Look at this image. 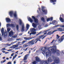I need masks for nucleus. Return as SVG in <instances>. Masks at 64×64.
Here are the masks:
<instances>
[{
	"mask_svg": "<svg viewBox=\"0 0 64 64\" xmlns=\"http://www.w3.org/2000/svg\"><path fill=\"white\" fill-rule=\"evenodd\" d=\"M46 50H48L49 52H47L46 50L42 52V54L44 55V56H45L46 55V57L49 56H50L51 54L52 53H56L57 55H60V52L59 50L56 49V46H54L52 47L48 48V49H47Z\"/></svg>",
	"mask_w": 64,
	"mask_h": 64,
	"instance_id": "obj_1",
	"label": "nucleus"
},
{
	"mask_svg": "<svg viewBox=\"0 0 64 64\" xmlns=\"http://www.w3.org/2000/svg\"><path fill=\"white\" fill-rule=\"evenodd\" d=\"M19 24L20 25H22V28L21 29V31L22 32H23V31H24L25 30H24V28H25V27H24V23L23 22L22 20L20 19H19Z\"/></svg>",
	"mask_w": 64,
	"mask_h": 64,
	"instance_id": "obj_2",
	"label": "nucleus"
},
{
	"mask_svg": "<svg viewBox=\"0 0 64 64\" xmlns=\"http://www.w3.org/2000/svg\"><path fill=\"white\" fill-rule=\"evenodd\" d=\"M9 14L10 17H12L13 16H14V17H17V15L16 12H15L13 14V11H11L9 12Z\"/></svg>",
	"mask_w": 64,
	"mask_h": 64,
	"instance_id": "obj_3",
	"label": "nucleus"
},
{
	"mask_svg": "<svg viewBox=\"0 0 64 64\" xmlns=\"http://www.w3.org/2000/svg\"><path fill=\"white\" fill-rule=\"evenodd\" d=\"M1 31L2 33V36L4 35V37H5V36H7V31L6 32L4 33V28H2Z\"/></svg>",
	"mask_w": 64,
	"mask_h": 64,
	"instance_id": "obj_4",
	"label": "nucleus"
},
{
	"mask_svg": "<svg viewBox=\"0 0 64 64\" xmlns=\"http://www.w3.org/2000/svg\"><path fill=\"white\" fill-rule=\"evenodd\" d=\"M35 40H32L28 42V46H31V45H34V43H35Z\"/></svg>",
	"mask_w": 64,
	"mask_h": 64,
	"instance_id": "obj_5",
	"label": "nucleus"
},
{
	"mask_svg": "<svg viewBox=\"0 0 64 64\" xmlns=\"http://www.w3.org/2000/svg\"><path fill=\"white\" fill-rule=\"evenodd\" d=\"M32 18L33 19L35 23H37L38 22V19L35 18V17L34 16H32Z\"/></svg>",
	"mask_w": 64,
	"mask_h": 64,
	"instance_id": "obj_6",
	"label": "nucleus"
},
{
	"mask_svg": "<svg viewBox=\"0 0 64 64\" xmlns=\"http://www.w3.org/2000/svg\"><path fill=\"white\" fill-rule=\"evenodd\" d=\"M6 26L7 27H8V26L12 27H15V25L13 24H8L6 25Z\"/></svg>",
	"mask_w": 64,
	"mask_h": 64,
	"instance_id": "obj_7",
	"label": "nucleus"
},
{
	"mask_svg": "<svg viewBox=\"0 0 64 64\" xmlns=\"http://www.w3.org/2000/svg\"><path fill=\"white\" fill-rule=\"evenodd\" d=\"M42 11H43V12L44 13H45V14H46L47 13V10L44 9L45 7L43 6H42Z\"/></svg>",
	"mask_w": 64,
	"mask_h": 64,
	"instance_id": "obj_8",
	"label": "nucleus"
},
{
	"mask_svg": "<svg viewBox=\"0 0 64 64\" xmlns=\"http://www.w3.org/2000/svg\"><path fill=\"white\" fill-rule=\"evenodd\" d=\"M64 37L62 38H61L59 39L58 41V43H60L61 42H62L64 40Z\"/></svg>",
	"mask_w": 64,
	"mask_h": 64,
	"instance_id": "obj_9",
	"label": "nucleus"
},
{
	"mask_svg": "<svg viewBox=\"0 0 64 64\" xmlns=\"http://www.w3.org/2000/svg\"><path fill=\"white\" fill-rule=\"evenodd\" d=\"M58 22H57L56 21V20H54L51 23V22H50V24H53V25H56V24H57V23Z\"/></svg>",
	"mask_w": 64,
	"mask_h": 64,
	"instance_id": "obj_10",
	"label": "nucleus"
},
{
	"mask_svg": "<svg viewBox=\"0 0 64 64\" xmlns=\"http://www.w3.org/2000/svg\"><path fill=\"white\" fill-rule=\"evenodd\" d=\"M14 34L13 32L12 31L9 33V36L10 37H12V36Z\"/></svg>",
	"mask_w": 64,
	"mask_h": 64,
	"instance_id": "obj_11",
	"label": "nucleus"
},
{
	"mask_svg": "<svg viewBox=\"0 0 64 64\" xmlns=\"http://www.w3.org/2000/svg\"><path fill=\"white\" fill-rule=\"evenodd\" d=\"M47 49H48V47L42 48L41 49V51H44L45 50H47Z\"/></svg>",
	"mask_w": 64,
	"mask_h": 64,
	"instance_id": "obj_12",
	"label": "nucleus"
},
{
	"mask_svg": "<svg viewBox=\"0 0 64 64\" xmlns=\"http://www.w3.org/2000/svg\"><path fill=\"white\" fill-rule=\"evenodd\" d=\"M36 61L37 62H39V61H40V58L38 56H36Z\"/></svg>",
	"mask_w": 64,
	"mask_h": 64,
	"instance_id": "obj_13",
	"label": "nucleus"
},
{
	"mask_svg": "<svg viewBox=\"0 0 64 64\" xmlns=\"http://www.w3.org/2000/svg\"><path fill=\"white\" fill-rule=\"evenodd\" d=\"M57 30H54L53 32H48V34L49 35H51V34H52L54 33L55 32H56V31H57Z\"/></svg>",
	"mask_w": 64,
	"mask_h": 64,
	"instance_id": "obj_14",
	"label": "nucleus"
},
{
	"mask_svg": "<svg viewBox=\"0 0 64 64\" xmlns=\"http://www.w3.org/2000/svg\"><path fill=\"white\" fill-rule=\"evenodd\" d=\"M18 45H19V44L13 45L12 46V48L13 49H14V48H16V47H18Z\"/></svg>",
	"mask_w": 64,
	"mask_h": 64,
	"instance_id": "obj_15",
	"label": "nucleus"
},
{
	"mask_svg": "<svg viewBox=\"0 0 64 64\" xmlns=\"http://www.w3.org/2000/svg\"><path fill=\"white\" fill-rule=\"evenodd\" d=\"M56 0H50V1L51 3H53V4L54 5V4H56V3H54V2H56Z\"/></svg>",
	"mask_w": 64,
	"mask_h": 64,
	"instance_id": "obj_16",
	"label": "nucleus"
},
{
	"mask_svg": "<svg viewBox=\"0 0 64 64\" xmlns=\"http://www.w3.org/2000/svg\"><path fill=\"white\" fill-rule=\"evenodd\" d=\"M58 26H59L60 27H64V25H58L57 26H54V27L55 28V27H58Z\"/></svg>",
	"mask_w": 64,
	"mask_h": 64,
	"instance_id": "obj_17",
	"label": "nucleus"
},
{
	"mask_svg": "<svg viewBox=\"0 0 64 64\" xmlns=\"http://www.w3.org/2000/svg\"><path fill=\"white\" fill-rule=\"evenodd\" d=\"M53 17H51L50 18H48L47 19V21L48 22L49 21H52L53 20Z\"/></svg>",
	"mask_w": 64,
	"mask_h": 64,
	"instance_id": "obj_18",
	"label": "nucleus"
},
{
	"mask_svg": "<svg viewBox=\"0 0 64 64\" xmlns=\"http://www.w3.org/2000/svg\"><path fill=\"white\" fill-rule=\"evenodd\" d=\"M30 31L31 32H33L34 31H36V30L34 28H31L30 30Z\"/></svg>",
	"mask_w": 64,
	"mask_h": 64,
	"instance_id": "obj_19",
	"label": "nucleus"
},
{
	"mask_svg": "<svg viewBox=\"0 0 64 64\" xmlns=\"http://www.w3.org/2000/svg\"><path fill=\"white\" fill-rule=\"evenodd\" d=\"M28 21H30L31 23H32L33 22V20L32 18H28Z\"/></svg>",
	"mask_w": 64,
	"mask_h": 64,
	"instance_id": "obj_20",
	"label": "nucleus"
},
{
	"mask_svg": "<svg viewBox=\"0 0 64 64\" xmlns=\"http://www.w3.org/2000/svg\"><path fill=\"white\" fill-rule=\"evenodd\" d=\"M6 22L8 23H9L11 21V20H10L9 18H6Z\"/></svg>",
	"mask_w": 64,
	"mask_h": 64,
	"instance_id": "obj_21",
	"label": "nucleus"
},
{
	"mask_svg": "<svg viewBox=\"0 0 64 64\" xmlns=\"http://www.w3.org/2000/svg\"><path fill=\"white\" fill-rule=\"evenodd\" d=\"M30 26H29V25L28 24H27L26 25V31H27L28 29H29V27Z\"/></svg>",
	"mask_w": 64,
	"mask_h": 64,
	"instance_id": "obj_22",
	"label": "nucleus"
},
{
	"mask_svg": "<svg viewBox=\"0 0 64 64\" xmlns=\"http://www.w3.org/2000/svg\"><path fill=\"white\" fill-rule=\"evenodd\" d=\"M32 25L33 27L35 28H36L37 27V26L36 24H35L34 23H32Z\"/></svg>",
	"mask_w": 64,
	"mask_h": 64,
	"instance_id": "obj_23",
	"label": "nucleus"
},
{
	"mask_svg": "<svg viewBox=\"0 0 64 64\" xmlns=\"http://www.w3.org/2000/svg\"><path fill=\"white\" fill-rule=\"evenodd\" d=\"M48 62H52V60L51 58H49L48 59Z\"/></svg>",
	"mask_w": 64,
	"mask_h": 64,
	"instance_id": "obj_24",
	"label": "nucleus"
},
{
	"mask_svg": "<svg viewBox=\"0 0 64 64\" xmlns=\"http://www.w3.org/2000/svg\"><path fill=\"white\" fill-rule=\"evenodd\" d=\"M60 20L62 22H64V20L62 18H60Z\"/></svg>",
	"mask_w": 64,
	"mask_h": 64,
	"instance_id": "obj_25",
	"label": "nucleus"
},
{
	"mask_svg": "<svg viewBox=\"0 0 64 64\" xmlns=\"http://www.w3.org/2000/svg\"><path fill=\"white\" fill-rule=\"evenodd\" d=\"M27 55H26L24 57V60H27Z\"/></svg>",
	"mask_w": 64,
	"mask_h": 64,
	"instance_id": "obj_26",
	"label": "nucleus"
},
{
	"mask_svg": "<svg viewBox=\"0 0 64 64\" xmlns=\"http://www.w3.org/2000/svg\"><path fill=\"white\" fill-rule=\"evenodd\" d=\"M32 32V35H35V34H36V32Z\"/></svg>",
	"mask_w": 64,
	"mask_h": 64,
	"instance_id": "obj_27",
	"label": "nucleus"
},
{
	"mask_svg": "<svg viewBox=\"0 0 64 64\" xmlns=\"http://www.w3.org/2000/svg\"><path fill=\"white\" fill-rule=\"evenodd\" d=\"M39 40H40V38H38L36 39V40H35V41H37H37L35 42V43H37L38 42V41H39Z\"/></svg>",
	"mask_w": 64,
	"mask_h": 64,
	"instance_id": "obj_28",
	"label": "nucleus"
},
{
	"mask_svg": "<svg viewBox=\"0 0 64 64\" xmlns=\"http://www.w3.org/2000/svg\"><path fill=\"white\" fill-rule=\"evenodd\" d=\"M41 20H42V21H43L44 22H45V20H44V18H41Z\"/></svg>",
	"mask_w": 64,
	"mask_h": 64,
	"instance_id": "obj_29",
	"label": "nucleus"
},
{
	"mask_svg": "<svg viewBox=\"0 0 64 64\" xmlns=\"http://www.w3.org/2000/svg\"><path fill=\"white\" fill-rule=\"evenodd\" d=\"M17 56V55L16 54L12 58V60H13L15 58H16V56Z\"/></svg>",
	"mask_w": 64,
	"mask_h": 64,
	"instance_id": "obj_30",
	"label": "nucleus"
},
{
	"mask_svg": "<svg viewBox=\"0 0 64 64\" xmlns=\"http://www.w3.org/2000/svg\"><path fill=\"white\" fill-rule=\"evenodd\" d=\"M56 39H59V38L60 37V36H59V35H56Z\"/></svg>",
	"mask_w": 64,
	"mask_h": 64,
	"instance_id": "obj_31",
	"label": "nucleus"
},
{
	"mask_svg": "<svg viewBox=\"0 0 64 64\" xmlns=\"http://www.w3.org/2000/svg\"><path fill=\"white\" fill-rule=\"evenodd\" d=\"M42 33V32H40L38 34L36 35V36H38L39 35H40Z\"/></svg>",
	"mask_w": 64,
	"mask_h": 64,
	"instance_id": "obj_32",
	"label": "nucleus"
},
{
	"mask_svg": "<svg viewBox=\"0 0 64 64\" xmlns=\"http://www.w3.org/2000/svg\"><path fill=\"white\" fill-rule=\"evenodd\" d=\"M11 30V28H8L7 29V31L8 32H9L10 31V30Z\"/></svg>",
	"mask_w": 64,
	"mask_h": 64,
	"instance_id": "obj_33",
	"label": "nucleus"
},
{
	"mask_svg": "<svg viewBox=\"0 0 64 64\" xmlns=\"http://www.w3.org/2000/svg\"><path fill=\"white\" fill-rule=\"evenodd\" d=\"M17 37V35L12 36V38H16Z\"/></svg>",
	"mask_w": 64,
	"mask_h": 64,
	"instance_id": "obj_34",
	"label": "nucleus"
},
{
	"mask_svg": "<svg viewBox=\"0 0 64 64\" xmlns=\"http://www.w3.org/2000/svg\"><path fill=\"white\" fill-rule=\"evenodd\" d=\"M32 39V38H28L27 39V40H30V39Z\"/></svg>",
	"mask_w": 64,
	"mask_h": 64,
	"instance_id": "obj_35",
	"label": "nucleus"
},
{
	"mask_svg": "<svg viewBox=\"0 0 64 64\" xmlns=\"http://www.w3.org/2000/svg\"><path fill=\"white\" fill-rule=\"evenodd\" d=\"M23 46L25 48L27 47L28 46V45L27 44L24 45Z\"/></svg>",
	"mask_w": 64,
	"mask_h": 64,
	"instance_id": "obj_36",
	"label": "nucleus"
},
{
	"mask_svg": "<svg viewBox=\"0 0 64 64\" xmlns=\"http://www.w3.org/2000/svg\"><path fill=\"white\" fill-rule=\"evenodd\" d=\"M12 44H6V45H8V46H11V45H12Z\"/></svg>",
	"mask_w": 64,
	"mask_h": 64,
	"instance_id": "obj_37",
	"label": "nucleus"
},
{
	"mask_svg": "<svg viewBox=\"0 0 64 64\" xmlns=\"http://www.w3.org/2000/svg\"><path fill=\"white\" fill-rule=\"evenodd\" d=\"M16 28L17 30H18L19 28V26H18V25H16Z\"/></svg>",
	"mask_w": 64,
	"mask_h": 64,
	"instance_id": "obj_38",
	"label": "nucleus"
},
{
	"mask_svg": "<svg viewBox=\"0 0 64 64\" xmlns=\"http://www.w3.org/2000/svg\"><path fill=\"white\" fill-rule=\"evenodd\" d=\"M38 28L39 30L41 29V26L40 25L38 26Z\"/></svg>",
	"mask_w": 64,
	"mask_h": 64,
	"instance_id": "obj_39",
	"label": "nucleus"
},
{
	"mask_svg": "<svg viewBox=\"0 0 64 64\" xmlns=\"http://www.w3.org/2000/svg\"><path fill=\"white\" fill-rule=\"evenodd\" d=\"M28 48H27L26 49H23V50L24 51H26L27 50V49H28Z\"/></svg>",
	"mask_w": 64,
	"mask_h": 64,
	"instance_id": "obj_40",
	"label": "nucleus"
},
{
	"mask_svg": "<svg viewBox=\"0 0 64 64\" xmlns=\"http://www.w3.org/2000/svg\"><path fill=\"white\" fill-rule=\"evenodd\" d=\"M14 53H13L11 55V56H14Z\"/></svg>",
	"mask_w": 64,
	"mask_h": 64,
	"instance_id": "obj_41",
	"label": "nucleus"
},
{
	"mask_svg": "<svg viewBox=\"0 0 64 64\" xmlns=\"http://www.w3.org/2000/svg\"><path fill=\"white\" fill-rule=\"evenodd\" d=\"M44 36V35H42L40 36V38H42V37Z\"/></svg>",
	"mask_w": 64,
	"mask_h": 64,
	"instance_id": "obj_42",
	"label": "nucleus"
},
{
	"mask_svg": "<svg viewBox=\"0 0 64 64\" xmlns=\"http://www.w3.org/2000/svg\"><path fill=\"white\" fill-rule=\"evenodd\" d=\"M25 42H26V41L25 40H24L22 42V44H23V43H24Z\"/></svg>",
	"mask_w": 64,
	"mask_h": 64,
	"instance_id": "obj_43",
	"label": "nucleus"
},
{
	"mask_svg": "<svg viewBox=\"0 0 64 64\" xmlns=\"http://www.w3.org/2000/svg\"><path fill=\"white\" fill-rule=\"evenodd\" d=\"M54 41H55V40H52V42H51V43H53V42H54Z\"/></svg>",
	"mask_w": 64,
	"mask_h": 64,
	"instance_id": "obj_44",
	"label": "nucleus"
},
{
	"mask_svg": "<svg viewBox=\"0 0 64 64\" xmlns=\"http://www.w3.org/2000/svg\"><path fill=\"white\" fill-rule=\"evenodd\" d=\"M2 50H5V48H2Z\"/></svg>",
	"mask_w": 64,
	"mask_h": 64,
	"instance_id": "obj_45",
	"label": "nucleus"
},
{
	"mask_svg": "<svg viewBox=\"0 0 64 64\" xmlns=\"http://www.w3.org/2000/svg\"><path fill=\"white\" fill-rule=\"evenodd\" d=\"M33 64H36V61H34L32 62Z\"/></svg>",
	"mask_w": 64,
	"mask_h": 64,
	"instance_id": "obj_46",
	"label": "nucleus"
},
{
	"mask_svg": "<svg viewBox=\"0 0 64 64\" xmlns=\"http://www.w3.org/2000/svg\"><path fill=\"white\" fill-rule=\"evenodd\" d=\"M47 30L46 31H44L43 32H42V33H44V32H47V31H49V30Z\"/></svg>",
	"mask_w": 64,
	"mask_h": 64,
	"instance_id": "obj_47",
	"label": "nucleus"
},
{
	"mask_svg": "<svg viewBox=\"0 0 64 64\" xmlns=\"http://www.w3.org/2000/svg\"><path fill=\"white\" fill-rule=\"evenodd\" d=\"M27 38H27V37L24 38V39H25V40H27Z\"/></svg>",
	"mask_w": 64,
	"mask_h": 64,
	"instance_id": "obj_48",
	"label": "nucleus"
},
{
	"mask_svg": "<svg viewBox=\"0 0 64 64\" xmlns=\"http://www.w3.org/2000/svg\"><path fill=\"white\" fill-rule=\"evenodd\" d=\"M44 27H48V25H46L45 26H44Z\"/></svg>",
	"mask_w": 64,
	"mask_h": 64,
	"instance_id": "obj_49",
	"label": "nucleus"
},
{
	"mask_svg": "<svg viewBox=\"0 0 64 64\" xmlns=\"http://www.w3.org/2000/svg\"><path fill=\"white\" fill-rule=\"evenodd\" d=\"M20 48H16L15 49V50H16V49H19Z\"/></svg>",
	"mask_w": 64,
	"mask_h": 64,
	"instance_id": "obj_50",
	"label": "nucleus"
},
{
	"mask_svg": "<svg viewBox=\"0 0 64 64\" xmlns=\"http://www.w3.org/2000/svg\"><path fill=\"white\" fill-rule=\"evenodd\" d=\"M2 40V38L1 37H0V41H1Z\"/></svg>",
	"mask_w": 64,
	"mask_h": 64,
	"instance_id": "obj_51",
	"label": "nucleus"
},
{
	"mask_svg": "<svg viewBox=\"0 0 64 64\" xmlns=\"http://www.w3.org/2000/svg\"><path fill=\"white\" fill-rule=\"evenodd\" d=\"M6 60H4V61H3V62L4 63V62H6Z\"/></svg>",
	"mask_w": 64,
	"mask_h": 64,
	"instance_id": "obj_52",
	"label": "nucleus"
},
{
	"mask_svg": "<svg viewBox=\"0 0 64 64\" xmlns=\"http://www.w3.org/2000/svg\"><path fill=\"white\" fill-rule=\"evenodd\" d=\"M22 35V33L20 34L19 35V36H21V35Z\"/></svg>",
	"mask_w": 64,
	"mask_h": 64,
	"instance_id": "obj_53",
	"label": "nucleus"
},
{
	"mask_svg": "<svg viewBox=\"0 0 64 64\" xmlns=\"http://www.w3.org/2000/svg\"><path fill=\"white\" fill-rule=\"evenodd\" d=\"M12 50H10V49L8 50V51H12Z\"/></svg>",
	"mask_w": 64,
	"mask_h": 64,
	"instance_id": "obj_54",
	"label": "nucleus"
},
{
	"mask_svg": "<svg viewBox=\"0 0 64 64\" xmlns=\"http://www.w3.org/2000/svg\"><path fill=\"white\" fill-rule=\"evenodd\" d=\"M3 62V60H2V61L1 62V64H2V63H4V62Z\"/></svg>",
	"mask_w": 64,
	"mask_h": 64,
	"instance_id": "obj_55",
	"label": "nucleus"
},
{
	"mask_svg": "<svg viewBox=\"0 0 64 64\" xmlns=\"http://www.w3.org/2000/svg\"><path fill=\"white\" fill-rule=\"evenodd\" d=\"M16 41L13 42H12V43H13V44H14V43H16Z\"/></svg>",
	"mask_w": 64,
	"mask_h": 64,
	"instance_id": "obj_56",
	"label": "nucleus"
},
{
	"mask_svg": "<svg viewBox=\"0 0 64 64\" xmlns=\"http://www.w3.org/2000/svg\"><path fill=\"white\" fill-rule=\"evenodd\" d=\"M20 39H21L20 38L17 39L16 40H20Z\"/></svg>",
	"mask_w": 64,
	"mask_h": 64,
	"instance_id": "obj_57",
	"label": "nucleus"
},
{
	"mask_svg": "<svg viewBox=\"0 0 64 64\" xmlns=\"http://www.w3.org/2000/svg\"><path fill=\"white\" fill-rule=\"evenodd\" d=\"M62 53H64V50L62 51Z\"/></svg>",
	"mask_w": 64,
	"mask_h": 64,
	"instance_id": "obj_58",
	"label": "nucleus"
},
{
	"mask_svg": "<svg viewBox=\"0 0 64 64\" xmlns=\"http://www.w3.org/2000/svg\"><path fill=\"white\" fill-rule=\"evenodd\" d=\"M36 30V31H38V28H36V29H35Z\"/></svg>",
	"mask_w": 64,
	"mask_h": 64,
	"instance_id": "obj_59",
	"label": "nucleus"
},
{
	"mask_svg": "<svg viewBox=\"0 0 64 64\" xmlns=\"http://www.w3.org/2000/svg\"><path fill=\"white\" fill-rule=\"evenodd\" d=\"M22 43V42H18V44H20V43Z\"/></svg>",
	"mask_w": 64,
	"mask_h": 64,
	"instance_id": "obj_60",
	"label": "nucleus"
},
{
	"mask_svg": "<svg viewBox=\"0 0 64 64\" xmlns=\"http://www.w3.org/2000/svg\"><path fill=\"white\" fill-rule=\"evenodd\" d=\"M2 52L3 53H5L6 52L5 51H2Z\"/></svg>",
	"mask_w": 64,
	"mask_h": 64,
	"instance_id": "obj_61",
	"label": "nucleus"
},
{
	"mask_svg": "<svg viewBox=\"0 0 64 64\" xmlns=\"http://www.w3.org/2000/svg\"><path fill=\"white\" fill-rule=\"evenodd\" d=\"M14 64H16V62H15V61H14Z\"/></svg>",
	"mask_w": 64,
	"mask_h": 64,
	"instance_id": "obj_62",
	"label": "nucleus"
},
{
	"mask_svg": "<svg viewBox=\"0 0 64 64\" xmlns=\"http://www.w3.org/2000/svg\"><path fill=\"white\" fill-rule=\"evenodd\" d=\"M6 60H9V58H6Z\"/></svg>",
	"mask_w": 64,
	"mask_h": 64,
	"instance_id": "obj_63",
	"label": "nucleus"
},
{
	"mask_svg": "<svg viewBox=\"0 0 64 64\" xmlns=\"http://www.w3.org/2000/svg\"><path fill=\"white\" fill-rule=\"evenodd\" d=\"M19 47H20V48H23V47H22V46H19Z\"/></svg>",
	"mask_w": 64,
	"mask_h": 64,
	"instance_id": "obj_64",
	"label": "nucleus"
}]
</instances>
